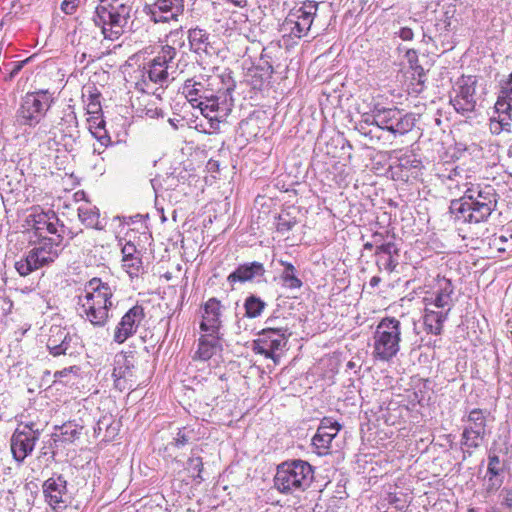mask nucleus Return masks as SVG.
Instances as JSON below:
<instances>
[{"label":"nucleus","instance_id":"nucleus-1","mask_svg":"<svg viewBox=\"0 0 512 512\" xmlns=\"http://www.w3.org/2000/svg\"><path fill=\"white\" fill-rule=\"evenodd\" d=\"M455 188L464 193L460 199L451 201L450 212L457 221L475 224L486 221L497 207L496 190L489 184L457 183Z\"/></svg>","mask_w":512,"mask_h":512},{"label":"nucleus","instance_id":"nucleus-2","mask_svg":"<svg viewBox=\"0 0 512 512\" xmlns=\"http://www.w3.org/2000/svg\"><path fill=\"white\" fill-rule=\"evenodd\" d=\"M114 288L99 278H93L85 285V294L79 296L81 316L94 326H104L113 306Z\"/></svg>","mask_w":512,"mask_h":512},{"label":"nucleus","instance_id":"nucleus-3","mask_svg":"<svg viewBox=\"0 0 512 512\" xmlns=\"http://www.w3.org/2000/svg\"><path fill=\"white\" fill-rule=\"evenodd\" d=\"M132 0H100L92 18L106 39H117L127 26L133 10Z\"/></svg>","mask_w":512,"mask_h":512},{"label":"nucleus","instance_id":"nucleus-4","mask_svg":"<svg viewBox=\"0 0 512 512\" xmlns=\"http://www.w3.org/2000/svg\"><path fill=\"white\" fill-rule=\"evenodd\" d=\"M401 323L394 317L383 318L373 334L372 355L382 362L390 361L400 351Z\"/></svg>","mask_w":512,"mask_h":512},{"label":"nucleus","instance_id":"nucleus-5","mask_svg":"<svg viewBox=\"0 0 512 512\" xmlns=\"http://www.w3.org/2000/svg\"><path fill=\"white\" fill-rule=\"evenodd\" d=\"M314 478L312 466L303 460L285 462L278 466L274 486L282 493H294L307 489Z\"/></svg>","mask_w":512,"mask_h":512},{"label":"nucleus","instance_id":"nucleus-6","mask_svg":"<svg viewBox=\"0 0 512 512\" xmlns=\"http://www.w3.org/2000/svg\"><path fill=\"white\" fill-rule=\"evenodd\" d=\"M317 10L318 3L314 1H306L300 7L292 9L281 25L283 37L301 39L308 36Z\"/></svg>","mask_w":512,"mask_h":512},{"label":"nucleus","instance_id":"nucleus-7","mask_svg":"<svg viewBox=\"0 0 512 512\" xmlns=\"http://www.w3.org/2000/svg\"><path fill=\"white\" fill-rule=\"evenodd\" d=\"M372 118V122L379 128L400 135L411 131L416 120L412 113H403L397 108H381L378 106L374 107Z\"/></svg>","mask_w":512,"mask_h":512},{"label":"nucleus","instance_id":"nucleus-8","mask_svg":"<svg viewBox=\"0 0 512 512\" xmlns=\"http://www.w3.org/2000/svg\"><path fill=\"white\" fill-rule=\"evenodd\" d=\"M67 338L68 333L58 324L44 325L40 328V333L38 334L39 343L45 344L47 350L53 356L66 354L69 348Z\"/></svg>","mask_w":512,"mask_h":512},{"label":"nucleus","instance_id":"nucleus-9","mask_svg":"<svg viewBox=\"0 0 512 512\" xmlns=\"http://www.w3.org/2000/svg\"><path fill=\"white\" fill-rule=\"evenodd\" d=\"M60 235H36L34 236V270L38 266L54 261L58 256Z\"/></svg>","mask_w":512,"mask_h":512},{"label":"nucleus","instance_id":"nucleus-10","mask_svg":"<svg viewBox=\"0 0 512 512\" xmlns=\"http://www.w3.org/2000/svg\"><path fill=\"white\" fill-rule=\"evenodd\" d=\"M145 10L155 23L177 20L184 10V0H156Z\"/></svg>","mask_w":512,"mask_h":512},{"label":"nucleus","instance_id":"nucleus-11","mask_svg":"<svg viewBox=\"0 0 512 512\" xmlns=\"http://www.w3.org/2000/svg\"><path fill=\"white\" fill-rule=\"evenodd\" d=\"M143 318L144 310L141 306L136 305L129 309L115 328L114 341L118 344L124 343L129 337L136 333Z\"/></svg>","mask_w":512,"mask_h":512},{"label":"nucleus","instance_id":"nucleus-12","mask_svg":"<svg viewBox=\"0 0 512 512\" xmlns=\"http://www.w3.org/2000/svg\"><path fill=\"white\" fill-rule=\"evenodd\" d=\"M340 429L341 425L332 418L322 419L316 434L312 438V445L315 447L318 455L328 454L331 443Z\"/></svg>","mask_w":512,"mask_h":512},{"label":"nucleus","instance_id":"nucleus-13","mask_svg":"<svg viewBox=\"0 0 512 512\" xmlns=\"http://www.w3.org/2000/svg\"><path fill=\"white\" fill-rule=\"evenodd\" d=\"M11 451L22 462L32 452V423L19 425L11 437Z\"/></svg>","mask_w":512,"mask_h":512},{"label":"nucleus","instance_id":"nucleus-14","mask_svg":"<svg viewBox=\"0 0 512 512\" xmlns=\"http://www.w3.org/2000/svg\"><path fill=\"white\" fill-rule=\"evenodd\" d=\"M453 291L454 287L450 280L438 277L434 293L424 298L426 305L441 308L442 311L449 313L452 307Z\"/></svg>","mask_w":512,"mask_h":512},{"label":"nucleus","instance_id":"nucleus-15","mask_svg":"<svg viewBox=\"0 0 512 512\" xmlns=\"http://www.w3.org/2000/svg\"><path fill=\"white\" fill-rule=\"evenodd\" d=\"M221 303L216 298H210L204 304V312L200 329L203 332L219 333L221 327Z\"/></svg>","mask_w":512,"mask_h":512},{"label":"nucleus","instance_id":"nucleus-16","mask_svg":"<svg viewBox=\"0 0 512 512\" xmlns=\"http://www.w3.org/2000/svg\"><path fill=\"white\" fill-rule=\"evenodd\" d=\"M57 224L58 218L53 210L34 206V236L44 235V232L56 235Z\"/></svg>","mask_w":512,"mask_h":512},{"label":"nucleus","instance_id":"nucleus-17","mask_svg":"<svg viewBox=\"0 0 512 512\" xmlns=\"http://www.w3.org/2000/svg\"><path fill=\"white\" fill-rule=\"evenodd\" d=\"M222 351V341L219 333L205 332L199 338L198 349L195 352L194 359L207 361Z\"/></svg>","mask_w":512,"mask_h":512},{"label":"nucleus","instance_id":"nucleus-18","mask_svg":"<svg viewBox=\"0 0 512 512\" xmlns=\"http://www.w3.org/2000/svg\"><path fill=\"white\" fill-rule=\"evenodd\" d=\"M43 493L47 502L54 508L65 503L66 481L62 476L49 478L43 484Z\"/></svg>","mask_w":512,"mask_h":512},{"label":"nucleus","instance_id":"nucleus-19","mask_svg":"<svg viewBox=\"0 0 512 512\" xmlns=\"http://www.w3.org/2000/svg\"><path fill=\"white\" fill-rule=\"evenodd\" d=\"M475 87L474 83L459 84L455 97L451 100L458 112H471L475 108Z\"/></svg>","mask_w":512,"mask_h":512},{"label":"nucleus","instance_id":"nucleus-20","mask_svg":"<svg viewBox=\"0 0 512 512\" xmlns=\"http://www.w3.org/2000/svg\"><path fill=\"white\" fill-rule=\"evenodd\" d=\"M28 77L23 82L22 80L18 83V91L21 93H24L25 96H23V102L21 103V106L17 112L16 116V122L19 125L23 126H31V120H32V101L30 99L32 95V85L28 84Z\"/></svg>","mask_w":512,"mask_h":512},{"label":"nucleus","instance_id":"nucleus-21","mask_svg":"<svg viewBox=\"0 0 512 512\" xmlns=\"http://www.w3.org/2000/svg\"><path fill=\"white\" fill-rule=\"evenodd\" d=\"M447 311H436L433 307L426 305L423 323L428 333L439 335L442 332L443 323L447 319Z\"/></svg>","mask_w":512,"mask_h":512},{"label":"nucleus","instance_id":"nucleus-22","mask_svg":"<svg viewBox=\"0 0 512 512\" xmlns=\"http://www.w3.org/2000/svg\"><path fill=\"white\" fill-rule=\"evenodd\" d=\"M265 270L261 263L252 262L239 266L233 273H231L227 280L230 283L245 282L252 280L254 277L262 276Z\"/></svg>","mask_w":512,"mask_h":512},{"label":"nucleus","instance_id":"nucleus-23","mask_svg":"<svg viewBox=\"0 0 512 512\" xmlns=\"http://www.w3.org/2000/svg\"><path fill=\"white\" fill-rule=\"evenodd\" d=\"M285 332L286 330L281 328H265L262 330L258 340L276 352L286 345Z\"/></svg>","mask_w":512,"mask_h":512},{"label":"nucleus","instance_id":"nucleus-24","mask_svg":"<svg viewBox=\"0 0 512 512\" xmlns=\"http://www.w3.org/2000/svg\"><path fill=\"white\" fill-rule=\"evenodd\" d=\"M495 108L497 112L508 113L512 117V73L502 84Z\"/></svg>","mask_w":512,"mask_h":512},{"label":"nucleus","instance_id":"nucleus-25","mask_svg":"<svg viewBox=\"0 0 512 512\" xmlns=\"http://www.w3.org/2000/svg\"><path fill=\"white\" fill-rule=\"evenodd\" d=\"M78 216L80 221L87 227L98 230L104 228V224L100 219L99 210L96 207H92L88 204L81 205L78 208Z\"/></svg>","mask_w":512,"mask_h":512},{"label":"nucleus","instance_id":"nucleus-26","mask_svg":"<svg viewBox=\"0 0 512 512\" xmlns=\"http://www.w3.org/2000/svg\"><path fill=\"white\" fill-rule=\"evenodd\" d=\"M171 68L172 65L167 64L166 60L160 61L154 58L147 71L148 77L152 82L162 85L167 81Z\"/></svg>","mask_w":512,"mask_h":512},{"label":"nucleus","instance_id":"nucleus-27","mask_svg":"<svg viewBox=\"0 0 512 512\" xmlns=\"http://www.w3.org/2000/svg\"><path fill=\"white\" fill-rule=\"evenodd\" d=\"M132 366L131 361L126 356L122 355L116 360V366L112 373L116 386L121 385L122 379L126 380L132 376Z\"/></svg>","mask_w":512,"mask_h":512},{"label":"nucleus","instance_id":"nucleus-28","mask_svg":"<svg viewBox=\"0 0 512 512\" xmlns=\"http://www.w3.org/2000/svg\"><path fill=\"white\" fill-rule=\"evenodd\" d=\"M499 114L498 119H491L489 123V129L492 134L498 135L504 131L512 132V117H509L508 113Z\"/></svg>","mask_w":512,"mask_h":512},{"label":"nucleus","instance_id":"nucleus-29","mask_svg":"<svg viewBox=\"0 0 512 512\" xmlns=\"http://www.w3.org/2000/svg\"><path fill=\"white\" fill-rule=\"evenodd\" d=\"M203 90V85L193 79L186 80L183 86V93L194 107H196V104L200 101V95Z\"/></svg>","mask_w":512,"mask_h":512},{"label":"nucleus","instance_id":"nucleus-30","mask_svg":"<svg viewBox=\"0 0 512 512\" xmlns=\"http://www.w3.org/2000/svg\"><path fill=\"white\" fill-rule=\"evenodd\" d=\"M53 98L46 90L34 92V113L45 114L51 107Z\"/></svg>","mask_w":512,"mask_h":512},{"label":"nucleus","instance_id":"nucleus-31","mask_svg":"<svg viewBox=\"0 0 512 512\" xmlns=\"http://www.w3.org/2000/svg\"><path fill=\"white\" fill-rule=\"evenodd\" d=\"M284 271L281 275L283 286L289 289H299L302 281L296 276V269L290 263H283Z\"/></svg>","mask_w":512,"mask_h":512},{"label":"nucleus","instance_id":"nucleus-32","mask_svg":"<svg viewBox=\"0 0 512 512\" xmlns=\"http://www.w3.org/2000/svg\"><path fill=\"white\" fill-rule=\"evenodd\" d=\"M484 434V431H479L475 430L473 427H468L464 430L462 435L463 444L470 448H477L480 445Z\"/></svg>","mask_w":512,"mask_h":512},{"label":"nucleus","instance_id":"nucleus-33","mask_svg":"<svg viewBox=\"0 0 512 512\" xmlns=\"http://www.w3.org/2000/svg\"><path fill=\"white\" fill-rule=\"evenodd\" d=\"M264 306L265 303L262 300L251 296L245 301L246 315L250 318H255L261 314Z\"/></svg>","mask_w":512,"mask_h":512},{"label":"nucleus","instance_id":"nucleus-34","mask_svg":"<svg viewBox=\"0 0 512 512\" xmlns=\"http://www.w3.org/2000/svg\"><path fill=\"white\" fill-rule=\"evenodd\" d=\"M469 422H471V426L475 430L484 431L486 426V419L482 412V410L474 409L469 413L468 416Z\"/></svg>","mask_w":512,"mask_h":512},{"label":"nucleus","instance_id":"nucleus-35","mask_svg":"<svg viewBox=\"0 0 512 512\" xmlns=\"http://www.w3.org/2000/svg\"><path fill=\"white\" fill-rule=\"evenodd\" d=\"M15 269L20 276H27L32 272V250L25 253L24 258L15 263Z\"/></svg>","mask_w":512,"mask_h":512},{"label":"nucleus","instance_id":"nucleus-36","mask_svg":"<svg viewBox=\"0 0 512 512\" xmlns=\"http://www.w3.org/2000/svg\"><path fill=\"white\" fill-rule=\"evenodd\" d=\"M196 107L201 110V113L210 120H213V116L210 113L216 112L219 109L218 97L215 99H210L209 102L199 101L196 104Z\"/></svg>","mask_w":512,"mask_h":512},{"label":"nucleus","instance_id":"nucleus-37","mask_svg":"<svg viewBox=\"0 0 512 512\" xmlns=\"http://www.w3.org/2000/svg\"><path fill=\"white\" fill-rule=\"evenodd\" d=\"M141 259L139 257H132L129 259H122L123 269L130 275H137L141 268Z\"/></svg>","mask_w":512,"mask_h":512},{"label":"nucleus","instance_id":"nucleus-38","mask_svg":"<svg viewBox=\"0 0 512 512\" xmlns=\"http://www.w3.org/2000/svg\"><path fill=\"white\" fill-rule=\"evenodd\" d=\"M254 351L257 354H261L266 358L272 359L275 364L279 362V356L275 354V351L259 340L255 341Z\"/></svg>","mask_w":512,"mask_h":512},{"label":"nucleus","instance_id":"nucleus-39","mask_svg":"<svg viewBox=\"0 0 512 512\" xmlns=\"http://www.w3.org/2000/svg\"><path fill=\"white\" fill-rule=\"evenodd\" d=\"M167 43L174 47H182L184 45V32L181 29L171 31L167 36Z\"/></svg>","mask_w":512,"mask_h":512},{"label":"nucleus","instance_id":"nucleus-40","mask_svg":"<svg viewBox=\"0 0 512 512\" xmlns=\"http://www.w3.org/2000/svg\"><path fill=\"white\" fill-rule=\"evenodd\" d=\"M175 56H176V47L167 43L163 47L161 54H159L156 58L160 61L166 60V63L171 65Z\"/></svg>","mask_w":512,"mask_h":512},{"label":"nucleus","instance_id":"nucleus-41","mask_svg":"<svg viewBox=\"0 0 512 512\" xmlns=\"http://www.w3.org/2000/svg\"><path fill=\"white\" fill-rule=\"evenodd\" d=\"M509 238H512V234L508 233L507 235H494L491 239L490 245L496 248L499 252L506 251L505 243Z\"/></svg>","mask_w":512,"mask_h":512},{"label":"nucleus","instance_id":"nucleus-42","mask_svg":"<svg viewBox=\"0 0 512 512\" xmlns=\"http://www.w3.org/2000/svg\"><path fill=\"white\" fill-rule=\"evenodd\" d=\"M500 459L498 456H490L488 463L487 473L489 474V481H493V478L500 473Z\"/></svg>","mask_w":512,"mask_h":512},{"label":"nucleus","instance_id":"nucleus-43","mask_svg":"<svg viewBox=\"0 0 512 512\" xmlns=\"http://www.w3.org/2000/svg\"><path fill=\"white\" fill-rule=\"evenodd\" d=\"M31 59H32V56H30V57H28V58H26L25 60H22V61L11 62L10 65L12 67H11L10 74H9L10 79L15 77L19 73V71L23 68V66L25 64H27Z\"/></svg>","mask_w":512,"mask_h":512},{"label":"nucleus","instance_id":"nucleus-44","mask_svg":"<svg viewBox=\"0 0 512 512\" xmlns=\"http://www.w3.org/2000/svg\"><path fill=\"white\" fill-rule=\"evenodd\" d=\"M136 251H137L136 246L131 242H127L122 247V254H123L122 259H129V258L135 257L134 255H135Z\"/></svg>","mask_w":512,"mask_h":512},{"label":"nucleus","instance_id":"nucleus-45","mask_svg":"<svg viewBox=\"0 0 512 512\" xmlns=\"http://www.w3.org/2000/svg\"><path fill=\"white\" fill-rule=\"evenodd\" d=\"M79 0H64L61 8L66 14H72Z\"/></svg>","mask_w":512,"mask_h":512},{"label":"nucleus","instance_id":"nucleus-46","mask_svg":"<svg viewBox=\"0 0 512 512\" xmlns=\"http://www.w3.org/2000/svg\"><path fill=\"white\" fill-rule=\"evenodd\" d=\"M394 249V244L393 243H386V244H382L380 246H377L376 248V253H385L389 256H391L392 254V250Z\"/></svg>","mask_w":512,"mask_h":512},{"label":"nucleus","instance_id":"nucleus-47","mask_svg":"<svg viewBox=\"0 0 512 512\" xmlns=\"http://www.w3.org/2000/svg\"><path fill=\"white\" fill-rule=\"evenodd\" d=\"M189 466L190 468H193L194 470L198 471L197 476L200 477V473L202 470V461L200 458H191L189 459Z\"/></svg>","mask_w":512,"mask_h":512},{"label":"nucleus","instance_id":"nucleus-48","mask_svg":"<svg viewBox=\"0 0 512 512\" xmlns=\"http://www.w3.org/2000/svg\"><path fill=\"white\" fill-rule=\"evenodd\" d=\"M399 37L404 41H409L413 38V31L408 27L401 28Z\"/></svg>","mask_w":512,"mask_h":512},{"label":"nucleus","instance_id":"nucleus-49","mask_svg":"<svg viewBox=\"0 0 512 512\" xmlns=\"http://www.w3.org/2000/svg\"><path fill=\"white\" fill-rule=\"evenodd\" d=\"M226 3H229L238 8H245L248 6L249 0H223Z\"/></svg>","mask_w":512,"mask_h":512},{"label":"nucleus","instance_id":"nucleus-50","mask_svg":"<svg viewBox=\"0 0 512 512\" xmlns=\"http://www.w3.org/2000/svg\"><path fill=\"white\" fill-rule=\"evenodd\" d=\"M217 96L209 94L206 89L203 90L202 94L200 95V101L209 102L210 99H215Z\"/></svg>","mask_w":512,"mask_h":512},{"label":"nucleus","instance_id":"nucleus-51","mask_svg":"<svg viewBox=\"0 0 512 512\" xmlns=\"http://www.w3.org/2000/svg\"><path fill=\"white\" fill-rule=\"evenodd\" d=\"M187 438L185 437L184 434H181V433H178V436L177 438H175V442H176V445L177 446H183L186 444L187 442Z\"/></svg>","mask_w":512,"mask_h":512},{"label":"nucleus","instance_id":"nucleus-52","mask_svg":"<svg viewBox=\"0 0 512 512\" xmlns=\"http://www.w3.org/2000/svg\"><path fill=\"white\" fill-rule=\"evenodd\" d=\"M380 282H381V278L378 276H374L371 278L369 285L374 288V287L378 286V284Z\"/></svg>","mask_w":512,"mask_h":512},{"label":"nucleus","instance_id":"nucleus-53","mask_svg":"<svg viewBox=\"0 0 512 512\" xmlns=\"http://www.w3.org/2000/svg\"><path fill=\"white\" fill-rule=\"evenodd\" d=\"M505 504L510 508L512 507V492H509L505 497Z\"/></svg>","mask_w":512,"mask_h":512},{"label":"nucleus","instance_id":"nucleus-54","mask_svg":"<svg viewBox=\"0 0 512 512\" xmlns=\"http://www.w3.org/2000/svg\"><path fill=\"white\" fill-rule=\"evenodd\" d=\"M97 109H99V107H98V105H97V104H91V105H89V110H88V112H89V113H94V112H96V110H97Z\"/></svg>","mask_w":512,"mask_h":512},{"label":"nucleus","instance_id":"nucleus-55","mask_svg":"<svg viewBox=\"0 0 512 512\" xmlns=\"http://www.w3.org/2000/svg\"><path fill=\"white\" fill-rule=\"evenodd\" d=\"M364 248L367 249V250H371L373 248V244L372 243H369L367 242L365 245H364Z\"/></svg>","mask_w":512,"mask_h":512},{"label":"nucleus","instance_id":"nucleus-56","mask_svg":"<svg viewBox=\"0 0 512 512\" xmlns=\"http://www.w3.org/2000/svg\"><path fill=\"white\" fill-rule=\"evenodd\" d=\"M449 182H450V183L448 184V188H449V189H453V184H454L455 180H454V179H452V178H450V179H449Z\"/></svg>","mask_w":512,"mask_h":512}]
</instances>
